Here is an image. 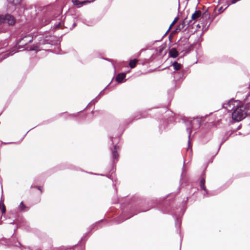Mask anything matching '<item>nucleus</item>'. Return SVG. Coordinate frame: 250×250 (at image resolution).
I'll use <instances>...</instances> for the list:
<instances>
[{
    "instance_id": "f257e3e1",
    "label": "nucleus",
    "mask_w": 250,
    "mask_h": 250,
    "mask_svg": "<svg viewBox=\"0 0 250 250\" xmlns=\"http://www.w3.org/2000/svg\"><path fill=\"white\" fill-rule=\"evenodd\" d=\"M223 107L228 111H232V119L237 122L245 118L248 114L249 108L246 104L239 101L231 100L223 104Z\"/></svg>"
},
{
    "instance_id": "f03ea898",
    "label": "nucleus",
    "mask_w": 250,
    "mask_h": 250,
    "mask_svg": "<svg viewBox=\"0 0 250 250\" xmlns=\"http://www.w3.org/2000/svg\"><path fill=\"white\" fill-rule=\"evenodd\" d=\"M53 37L51 36H46L44 37H41L40 38L39 44H34L32 47L29 49V50L36 51L38 52L40 51L42 47H41L42 45L45 44H50L53 42Z\"/></svg>"
},
{
    "instance_id": "7ed1b4c3",
    "label": "nucleus",
    "mask_w": 250,
    "mask_h": 250,
    "mask_svg": "<svg viewBox=\"0 0 250 250\" xmlns=\"http://www.w3.org/2000/svg\"><path fill=\"white\" fill-rule=\"evenodd\" d=\"M187 130L188 133V138H190L191 132V128L197 130L200 126V120L198 118L194 119L192 120L188 121L187 122Z\"/></svg>"
},
{
    "instance_id": "20e7f679",
    "label": "nucleus",
    "mask_w": 250,
    "mask_h": 250,
    "mask_svg": "<svg viewBox=\"0 0 250 250\" xmlns=\"http://www.w3.org/2000/svg\"><path fill=\"white\" fill-rule=\"evenodd\" d=\"M33 39V35L31 33H23L21 35V38L18 41L19 46H23L30 42Z\"/></svg>"
},
{
    "instance_id": "39448f33",
    "label": "nucleus",
    "mask_w": 250,
    "mask_h": 250,
    "mask_svg": "<svg viewBox=\"0 0 250 250\" xmlns=\"http://www.w3.org/2000/svg\"><path fill=\"white\" fill-rule=\"evenodd\" d=\"M15 22L16 20L14 17L10 14L0 16V24L6 23L9 25H13Z\"/></svg>"
},
{
    "instance_id": "423d86ee",
    "label": "nucleus",
    "mask_w": 250,
    "mask_h": 250,
    "mask_svg": "<svg viewBox=\"0 0 250 250\" xmlns=\"http://www.w3.org/2000/svg\"><path fill=\"white\" fill-rule=\"evenodd\" d=\"M22 0H8L7 5V10L12 11L16 9L17 6L19 5Z\"/></svg>"
},
{
    "instance_id": "0eeeda50",
    "label": "nucleus",
    "mask_w": 250,
    "mask_h": 250,
    "mask_svg": "<svg viewBox=\"0 0 250 250\" xmlns=\"http://www.w3.org/2000/svg\"><path fill=\"white\" fill-rule=\"evenodd\" d=\"M72 2L74 5H77L78 7H80L83 5L90 3L91 2H92V1L83 0L82 1H80L79 0H72Z\"/></svg>"
},
{
    "instance_id": "6e6552de",
    "label": "nucleus",
    "mask_w": 250,
    "mask_h": 250,
    "mask_svg": "<svg viewBox=\"0 0 250 250\" xmlns=\"http://www.w3.org/2000/svg\"><path fill=\"white\" fill-rule=\"evenodd\" d=\"M125 74L124 73L119 74L116 78L117 82L119 83L123 82V80L125 79Z\"/></svg>"
},
{
    "instance_id": "1a4fd4ad",
    "label": "nucleus",
    "mask_w": 250,
    "mask_h": 250,
    "mask_svg": "<svg viewBox=\"0 0 250 250\" xmlns=\"http://www.w3.org/2000/svg\"><path fill=\"white\" fill-rule=\"evenodd\" d=\"M169 55L171 57L176 58L178 56V52L175 48H172L170 49Z\"/></svg>"
},
{
    "instance_id": "9d476101",
    "label": "nucleus",
    "mask_w": 250,
    "mask_h": 250,
    "mask_svg": "<svg viewBox=\"0 0 250 250\" xmlns=\"http://www.w3.org/2000/svg\"><path fill=\"white\" fill-rule=\"evenodd\" d=\"M201 15V12L199 10H196L192 14L191 20H196L198 19Z\"/></svg>"
},
{
    "instance_id": "9b49d317",
    "label": "nucleus",
    "mask_w": 250,
    "mask_h": 250,
    "mask_svg": "<svg viewBox=\"0 0 250 250\" xmlns=\"http://www.w3.org/2000/svg\"><path fill=\"white\" fill-rule=\"evenodd\" d=\"M112 153L113 159L114 160L117 159L118 157V154L117 152V146H114V150H112Z\"/></svg>"
},
{
    "instance_id": "f8f14e48",
    "label": "nucleus",
    "mask_w": 250,
    "mask_h": 250,
    "mask_svg": "<svg viewBox=\"0 0 250 250\" xmlns=\"http://www.w3.org/2000/svg\"><path fill=\"white\" fill-rule=\"evenodd\" d=\"M172 65L175 70H179L181 69V64L178 63L176 62H174L172 64Z\"/></svg>"
},
{
    "instance_id": "ddd939ff",
    "label": "nucleus",
    "mask_w": 250,
    "mask_h": 250,
    "mask_svg": "<svg viewBox=\"0 0 250 250\" xmlns=\"http://www.w3.org/2000/svg\"><path fill=\"white\" fill-rule=\"evenodd\" d=\"M137 61H138L136 59H134V60H131L129 63V66L131 68H134L136 66Z\"/></svg>"
},
{
    "instance_id": "4468645a",
    "label": "nucleus",
    "mask_w": 250,
    "mask_h": 250,
    "mask_svg": "<svg viewBox=\"0 0 250 250\" xmlns=\"http://www.w3.org/2000/svg\"><path fill=\"white\" fill-rule=\"evenodd\" d=\"M205 180L204 178H202L200 181V188L201 189L206 191L205 186Z\"/></svg>"
},
{
    "instance_id": "2eb2a0df",
    "label": "nucleus",
    "mask_w": 250,
    "mask_h": 250,
    "mask_svg": "<svg viewBox=\"0 0 250 250\" xmlns=\"http://www.w3.org/2000/svg\"><path fill=\"white\" fill-rule=\"evenodd\" d=\"M191 21H188L187 19H185L184 21H183L181 24L179 25V28H184L185 26V25L186 23H188V24H190V22H191Z\"/></svg>"
},
{
    "instance_id": "dca6fc26",
    "label": "nucleus",
    "mask_w": 250,
    "mask_h": 250,
    "mask_svg": "<svg viewBox=\"0 0 250 250\" xmlns=\"http://www.w3.org/2000/svg\"><path fill=\"white\" fill-rule=\"evenodd\" d=\"M19 208L20 210H25V208H26V207L25 206V205L22 202H21L19 206Z\"/></svg>"
},
{
    "instance_id": "f3484780",
    "label": "nucleus",
    "mask_w": 250,
    "mask_h": 250,
    "mask_svg": "<svg viewBox=\"0 0 250 250\" xmlns=\"http://www.w3.org/2000/svg\"><path fill=\"white\" fill-rule=\"evenodd\" d=\"M215 10H216L215 9ZM223 11H224V10L223 9L222 7H221L218 9V12L215 11V15L219 14L221 13L222 12H223Z\"/></svg>"
},
{
    "instance_id": "a211bd4d",
    "label": "nucleus",
    "mask_w": 250,
    "mask_h": 250,
    "mask_svg": "<svg viewBox=\"0 0 250 250\" xmlns=\"http://www.w3.org/2000/svg\"><path fill=\"white\" fill-rule=\"evenodd\" d=\"M1 213L2 214H4L5 213L6 208H5V206L4 205H2V206H1Z\"/></svg>"
},
{
    "instance_id": "6ab92c4d",
    "label": "nucleus",
    "mask_w": 250,
    "mask_h": 250,
    "mask_svg": "<svg viewBox=\"0 0 250 250\" xmlns=\"http://www.w3.org/2000/svg\"><path fill=\"white\" fill-rule=\"evenodd\" d=\"M178 19V18H176L172 22V23L171 24L170 27H169V29L171 27V26L176 22L177 20Z\"/></svg>"
},
{
    "instance_id": "aec40b11",
    "label": "nucleus",
    "mask_w": 250,
    "mask_h": 250,
    "mask_svg": "<svg viewBox=\"0 0 250 250\" xmlns=\"http://www.w3.org/2000/svg\"><path fill=\"white\" fill-rule=\"evenodd\" d=\"M37 188L39 190H40L41 191V192H42V187H41L38 186V187H37Z\"/></svg>"
},
{
    "instance_id": "412c9836",
    "label": "nucleus",
    "mask_w": 250,
    "mask_h": 250,
    "mask_svg": "<svg viewBox=\"0 0 250 250\" xmlns=\"http://www.w3.org/2000/svg\"><path fill=\"white\" fill-rule=\"evenodd\" d=\"M60 26V24L57 25L56 26H55V28H58Z\"/></svg>"
},
{
    "instance_id": "4be33fe9",
    "label": "nucleus",
    "mask_w": 250,
    "mask_h": 250,
    "mask_svg": "<svg viewBox=\"0 0 250 250\" xmlns=\"http://www.w3.org/2000/svg\"><path fill=\"white\" fill-rule=\"evenodd\" d=\"M1 202V201H0ZM0 207L1 208V203H0Z\"/></svg>"
}]
</instances>
